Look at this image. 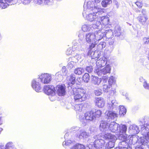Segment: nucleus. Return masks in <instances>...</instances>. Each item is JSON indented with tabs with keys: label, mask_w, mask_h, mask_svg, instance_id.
Here are the masks:
<instances>
[{
	"label": "nucleus",
	"mask_w": 149,
	"mask_h": 149,
	"mask_svg": "<svg viewBox=\"0 0 149 149\" xmlns=\"http://www.w3.org/2000/svg\"><path fill=\"white\" fill-rule=\"evenodd\" d=\"M83 45L81 44L79 45L77 43H74L72 47V49L73 51H82L83 49L82 47Z\"/></svg>",
	"instance_id": "393cba45"
},
{
	"label": "nucleus",
	"mask_w": 149,
	"mask_h": 149,
	"mask_svg": "<svg viewBox=\"0 0 149 149\" xmlns=\"http://www.w3.org/2000/svg\"><path fill=\"white\" fill-rule=\"evenodd\" d=\"M119 109V114L121 116H123L125 114L126 112V109L123 106H120Z\"/></svg>",
	"instance_id": "2f4dec72"
},
{
	"label": "nucleus",
	"mask_w": 149,
	"mask_h": 149,
	"mask_svg": "<svg viewBox=\"0 0 149 149\" xmlns=\"http://www.w3.org/2000/svg\"><path fill=\"white\" fill-rule=\"evenodd\" d=\"M112 1L111 0H103L102 1V6L104 7H106L112 3Z\"/></svg>",
	"instance_id": "4c0bfd02"
},
{
	"label": "nucleus",
	"mask_w": 149,
	"mask_h": 149,
	"mask_svg": "<svg viewBox=\"0 0 149 149\" xmlns=\"http://www.w3.org/2000/svg\"><path fill=\"white\" fill-rule=\"evenodd\" d=\"M94 93L97 96H99L102 94V91L100 89H97L95 90Z\"/></svg>",
	"instance_id": "5fc2aeb1"
},
{
	"label": "nucleus",
	"mask_w": 149,
	"mask_h": 149,
	"mask_svg": "<svg viewBox=\"0 0 149 149\" xmlns=\"http://www.w3.org/2000/svg\"><path fill=\"white\" fill-rule=\"evenodd\" d=\"M143 138H141V143L142 145H146L149 148V141H146L145 140H143Z\"/></svg>",
	"instance_id": "09e8293b"
},
{
	"label": "nucleus",
	"mask_w": 149,
	"mask_h": 149,
	"mask_svg": "<svg viewBox=\"0 0 149 149\" xmlns=\"http://www.w3.org/2000/svg\"><path fill=\"white\" fill-rule=\"evenodd\" d=\"M144 43L145 44H148L149 43V37H145L143 39Z\"/></svg>",
	"instance_id": "bf43d9fd"
},
{
	"label": "nucleus",
	"mask_w": 149,
	"mask_h": 149,
	"mask_svg": "<svg viewBox=\"0 0 149 149\" xmlns=\"http://www.w3.org/2000/svg\"><path fill=\"white\" fill-rule=\"evenodd\" d=\"M113 3L114 5L116 6V7L117 8H118L119 7V3L116 0H114L113 1Z\"/></svg>",
	"instance_id": "774afa93"
},
{
	"label": "nucleus",
	"mask_w": 149,
	"mask_h": 149,
	"mask_svg": "<svg viewBox=\"0 0 149 149\" xmlns=\"http://www.w3.org/2000/svg\"><path fill=\"white\" fill-rule=\"evenodd\" d=\"M79 42L80 43H82L84 42V36H81V35H79Z\"/></svg>",
	"instance_id": "6e6d98bb"
},
{
	"label": "nucleus",
	"mask_w": 149,
	"mask_h": 149,
	"mask_svg": "<svg viewBox=\"0 0 149 149\" xmlns=\"http://www.w3.org/2000/svg\"><path fill=\"white\" fill-rule=\"evenodd\" d=\"M96 42V41L92 42L91 45H89V48L90 49V50H89L88 51V54H90L91 50L95 47V45L97 44Z\"/></svg>",
	"instance_id": "8fccbe9b"
},
{
	"label": "nucleus",
	"mask_w": 149,
	"mask_h": 149,
	"mask_svg": "<svg viewBox=\"0 0 149 149\" xmlns=\"http://www.w3.org/2000/svg\"><path fill=\"white\" fill-rule=\"evenodd\" d=\"M72 91L75 101L81 102L87 99L88 95L86 93L85 90L82 88H73Z\"/></svg>",
	"instance_id": "7ed1b4c3"
},
{
	"label": "nucleus",
	"mask_w": 149,
	"mask_h": 149,
	"mask_svg": "<svg viewBox=\"0 0 149 149\" xmlns=\"http://www.w3.org/2000/svg\"><path fill=\"white\" fill-rule=\"evenodd\" d=\"M102 138L106 139H108L110 141H116L117 139L116 137L115 136L108 133L105 134Z\"/></svg>",
	"instance_id": "5701e85b"
},
{
	"label": "nucleus",
	"mask_w": 149,
	"mask_h": 149,
	"mask_svg": "<svg viewBox=\"0 0 149 149\" xmlns=\"http://www.w3.org/2000/svg\"><path fill=\"white\" fill-rule=\"evenodd\" d=\"M114 34L116 36H120L121 34V30L120 27L118 25L116 26L114 31Z\"/></svg>",
	"instance_id": "c85d7f7f"
},
{
	"label": "nucleus",
	"mask_w": 149,
	"mask_h": 149,
	"mask_svg": "<svg viewBox=\"0 0 149 149\" xmlns=\"http://www.w3.org/2000/svg\"><path fill=\"white\" fill-rule=\"evenodd\" d=\"M141 130L142 134L143 132H148L149 130V123H146V125L144 126L143 125L141 126Z\"/></svg>",
	"instance_id": "473e14b6"
},
{
	"label": "nucleus",
	"mask_w": 149,
	"mask_h": 149,
	"mask_svg": "<svg viewBox=\"0 0 149 149\" xmlns=\"http://www.w3.org/2000/svg\"><path fill=\"white\" fill-rule=\"evenodd\" d=\"M80 133H77V137L80 139H86L90 136L89 134L87 132L84 130H79Z\"/></svg>",
	"instance_id": "f3484780"
},
{
	"label": "nucleus",
	"mask_w": 149,
	"mask_h": 149,
	"mask_svg": "<svg viewBox=\"0 0 149 149\" xmlns=\"http://www.w3.org/2000/svg\"><path fill=\"white\" fill-rule=\"evenodd\" d=\"M62 74L63 75H65L67 73V71L66 70V67L65 66L63 67L62 69Z\"/></svg>",
	"instance_id": "052dcab7"
},
{
	"label": "nucleus",
	"mask_w": 149,
	"mask_h": 149,
	"mask_svg": "<svg viewBox=\"0 0 149 149\" xmlns=\"http://www.w3.org/2000/svg\"><path fill=\"white\" fill-rule=\"evenodd\" d=\"M43 91L45 94L48 95L52 94L54 95L55 93V87L53 86H44Z\"/></svg>",
	"instance_id": "9d476101"
},
{
	"label": "nucleus",
	"mask_w": 149,
	"mask_h": 149,
	"mask_svg": "<svg viewBox=\"0 0 149 149\" xmlns=\"http://www.w3.org/2000/svg\"><path fill=\"white\" fill-rule=\"evenodd\" d=\"M5 149H15L13 143L9 142L7 143L5 146Z\"/></svg>",
	"instance_id": "37998d69"
},
{
	"label": "nucleus",
	"mask_w": 149,
	"mask_h": 149,
	"mask_svg": "<svg viewBox=\"0 0 149 149\" xmlns=\"http://www.w3.org/2000/svg\"><path fill=\"white\" fill-rule=\"evenodd\" d=\"M103 90L105 92H108V90L109 89L111 86L109 85H107V84H104L103 85Z\"/></svg>",
	"instance_id": "3c124183"
},
{
	"label": "nucleus",
	"mask_w": 149,
	"mask_h": 149,
	"mask_svg": "<svg viewBox=\"0 0 149 149\" xmlns=\"http://www.w3.org/2000/svg\"><path fill=\"white\" fill-rule=\"evenodd\" d=\"M104 30L101 29L95 31L94 33L95 35V41H99L101 39L105 36V33H104Z\"/></svg>",
	"instance_id": "f8f14e48"
},
{
	"label": "nucleus",
	"mask_w": 149,
	"mask_h": 149,
	"mask_svg": "<svg viewBox=\"0 0 149 149\" xmlns=\"http://www.w3.org/2000/svg\"><path fill=\"white\" fill-rule=\"evenodd\" d=\"M96 140L93 143L91 142L89 145L92 146L91 148L93 149H103L104 147L105 142L102 139V137L101 134L97 135L94 136Z\"/></svg>",
	"instance_id": "20e7f679"
},
{
	"label": "nucleus",
	"mask_w": 149,
	"mask_h": 149,
	"mask_svg": "<svg viewBox=\"0 0 149 149\" xmlns=\"http://www.w3.org/2000/svg\"><path fill=\"white\" fill-rule=\"evenodd\" d=\"M55 75L56 77H59L61 78H62V75H63L61 73V72H57L56 74Z\"/></svg>",
	"instance_id": "0e129e2a"
},
{
	"label": "nucleus",
	"mask_w": 149,
	"mask_h": 149,
	"mask_svg": "<svg viewBox=\"0 0 149 149\" xmlns=\"http://www.w3.org/2000/svg\"><path fill=\"white\" fill-rule=\"evenodd\" d=\"M69 61H70L68 63L67 67L68 68L71 69L73 68V67L74 66L75 63L76 62H75V61H69Z\"/></svg>",
	"instance_id": "c03bdc74"
},
{
	"label": "nucleus",
	"mask_w": 149,
	"mask_h": 149,
	"mask_svg": "<svg viewBox=\"0 0 149 149\" xmlns=\"http://www.w3.org/2000/svg\"><path fill=\"white\" fill-rule=\"evenodd\" d=\"M85 40L88 43L95 41V35L93 33H89L86 34Z\"/></svg>",
	"instance_id": "dca6fc26"
},
{
	"label": "nucleus",
	"mask_w": 149,
	"mask_h": 149,
	"mask_svg": "<svg viewBox=\"0 0 149 149\" xmlns=\"http://www.w3.org/2000/svg\"><path fill=\"white\" fill-rule=\"evenodd\" d=\"M106 43L104 42H102L99 43L97 46V49L98 50H102L105 48L106 46Z\"/></svg>",
	"instance_id": "e433bc0d"
},
{
	"label": "nucleus",
	"mask_w": 149,
	"mask_h": 149,
	"mask_svg": "<svg viewBox=\"0 0 149 149\" xmlns=\"http://www.w3.org/2000/svg\"><path fill=\"white\" fill-rule=\"evenodd\" d=\"M56 89L57 93L59 96H63L65 94V86L64 85H58L57 86Z\"/></svg>",
	"instance_id": "ddd939ff"
},
{
	"label": "nucleus",
	"mask_w": 149,
	"mask_h": 149,
	"mask_svg": "<svg viewBox=\"0 0 149 149\" xmlns=\"http://www.w3.org/2000/svg\"><path fill=\"white\" fill-rule=\"evenodd\" d=\"M102 80L103 81V84H105V83H107L108 80V77L107 76H104L102 77Z\"/></svg>",
	"instance_id": "680f3d73"
},
{
	"label": "nucleus",
	"mask_w": 149,
	"mask_h": 149,
	"mask_svg": "<svg viewBox=\"0 0 149 149\" xmlns=\"http://www.w3.org/2000/svg\"><path fill=\"white\" fill-rule=\"evenodd\" d=\"M93 68L92 66L87 67L86 68V71L88 72H91L93 70Z\"/></svg>",
	"instance_id": "e2e57ef3"
},
{
	"label": "nucleus",
	"mask_w": 149,
	"mask_h": 149,
	"mask_svg": "<svg viewBox=\"0 0 149 149\" xmlns=\"http://www.w3.org/2000/svg\"><path fill=\"white\" fill-rule=\"evenodd\" d=\"M143 86L145 88L149 91V84L147 83L146 81L144 82Z\"/></svg>",
	"instance_id": "13d9d810"
},
{
	"label": "nucleus",
	"mask_w": 149,
	"mask_h": 149,
	"mask_svg": "<svg viewBox=\"0 0 149 149\" xmlns=\"http://www.w3.org/2000/svg\"><path fill=\"white\" fill-rule=\"evenodd\" d=\"M13 0H0V7L2 9L6 8L9 5V4L12 3Z\"/></svg>",
	"instance_id": "4be33fe9"
},
{
	"label": "nucleus",
	"mask_w": 149,
	"mask_h": 149,
	"mask_svg": "<svg viewBox=\"0 0 149 149\" xmlns=\"http://www.w3.org/2000/svg\"><path fill=\"white\" fill-rule=\"evenodd\" d=\"M100 25L101 23L100 21L97 22L96 24L90 25L88 24H85L82 26V30L84 32L89 31L94 29L98 28Z\"/></svg>",
	"instance_id": "423d86ee"
},
{
	"label": "nucleus",
	"mask_w": 149,
	"mask_h": 149,
	"mask_svg": "<svg viewBox=\"0 0 149 149\" xmlns=\"http://www.w3.org/2000/svg\"><path fill=\"white\" fill-rule=\"evenodd\" d=\"M143 136H141L140 139V141L141 143V138H143V140H145L146 141H149V132H143V133L142 134Z\"/></svg>",
	"instance_id": "72a5a7b5"
},
{
	"label": "nucleus",
	"mask_w": 149,
	"mask_h": 149,
	"mask_svg": "<svg viewBox=\"0 0 149 149\" xmlns=\"http://www.w3.org/2000/svg\"><path fill=\"white\" fill-rule=\"evenodd\" d=\"M116 82V81L113 76H111L109 78L108 81L109 85L111 86L112 85L115 84Z\"/></svg>",
	"instance_id": "79ce46f5"
},
{
	"label": "nucleus",
	"mask_w": 149,
	"mask_h": 149,
	"mask_svg": "<svg viewBox=\"0 0 149 149\" xmlns=\"http://www.w3.org/2000/svg\"><path fill=\"white\" fill-rule=\"evenodd\" d=\"M137 19L140 22L143 24L146 22L148 19V17L146 15L140 14L138 17Z\"/></svg>",
	"instance_id": "b1692460"
},
{
	"label": "nucleus",
	"mask_w": 149,
	"mask_h": 149,
	"mask_svg": "<svg viewBox=\"0 0 149 149\" xmlns=\"http://www.w3.org/2000/svg\"><path fill=\"white\" fill-rule=\"evenodd\" d=\"M38 77H39L41 82L44 84L49 83L51 79V75L48 73H42Z\"/></svg>",
	"instance_id": "1a4fd4ad"
},
{
	"label": "nucleus",
	"mask_w": 149,
	"mask_h": 149,
	"mask_svg": "<svg viewBox=\"0 0 149 149\" xmlns=\"http://www.w3.org/2000/svg\"><path fill=\"white\" fill-rule=\"evenodd\" d=\"M100 52L99 51H95L94 52H92L91 54V55L92 56L93 54V58H97V59L99 58L100 56Z\"/></svg>",
	"instance_id": "a19ab883"
},
{
	"label": "nucleus",
	"mask_w": 149,
	"mask_h": 149,
	"mask_svg": "<svg viewBox=\"0 0 149 149\" xmlns=\"http://www.w3.org/2000/svg\"><path fill=\"white\" fill-rule=\"evenodd\" d=\"M135 4L139 8H141L142 7V3L141 2L137 1L135 3Z\"/></svg>",
	"instance_id": "69168bd1"
},
{
	"label": "nucleus",
	"mask_w": 149,
	"mask_h": 149,
	"mask_svg": "<svg viewBox=\"0 0 149 149\" xmlns=\"http://www.w3.org/2000/svg\"><path fill=\"white\" fill-rule=\"evenodd\" d=\"M74 108L75 111L79 113L82 111L83 105L81 104H76Z\"/></svg>",
	"instance_id": "ea45409f"
},
{
	"label": "nucleus",
	"mask_w": 149,
	"mask_h": 149,
	"mask_svg": "<svg viewBox=\"0 0 149 149\" xmlns=\"http://www.w3.org/2000/svg\"><path fill=\"white\" fill-rule=\"evenodd\" d=\"M115 142V141H109L105 145H104V147L106 148L110 149L112 148L114 146Z\"/></svg>",
	"instance_id": "f704fd0d"
},
{
	"label": "nucleus",
	"mask_w": 149,
	"mask_h": 149,
	"mask_svg": "<svg viewBox=\"0 0 149 149\" xmlns=\"http://www.w3.org/2000/svg\"><path fill=\"white\" fill-rule=\"evenodd\" d=\"M82 56L83 55L82 54H77L74 57L70 58H69V61H75V62H77L79 61H81L82 60Z\"/></svg>",
	"instance_id": "bb28decb"
},
{
	"label": "nucleus",
	"mask_w": 149,
	"mask_h": 149,
	"mask_svg": "<svg viewBox=\"0 0 149 149\" xmlns=\"http://www.w3.org/2000/svg\"><path fill=\"white\" fill-rule=\"evenodd\" d=\"M128 130L130 133L133 134H138L139 132V127L135 124H133L130 126Z\"/></svg>",
	"instance_id": "6ab92c4d"
},
{
	"label": "nucleus",
	"mask_w": 149,
	"mask_h": 149,
	"mask_svg": "<svg viewBox=\"0 0 149 149\" xmlns=\"http://www.w3.org/2000/svg\"><path fill=\"white\" fill-rule=\"evenodd\" d=\"M49 95V99L52 101H54L56 99L55 93L54 95L52 94Z\"/></svg>",
	"instance_id": "864d4df0"
},
{
	"label": "nucleus",
	"mask_w": 149,
	"mask_h": 149,
	"mask_svg": "<svg viewBox=\"0 0 149 149\" xmlns=\"http://www.w3.org/2000/svg\"><path fill=\"white\" fill-rule=\"evenodd\" d=\"M104 33H105L104 37H106L107 38H111L113 36V33L110 29H109L104 31Z\"/></svg>",
	"instance_id": "7c9ffc66"
},
{
	"label": "nucleus",
	"mask_w": 149,
	"mask_h": 149,
	"mask_svg": "<svg viewBox=\"0 0 149 149\" xmlns=\"http://www.w3.org/2000/svg\"><path fill=\"white\" fill-rule=\"evenodd\" d=\"M84 70L82 68H79L75 69L74 71V73L80 75L84 72Z\"/></svg>",
	"instance_id": "58836bf2"
},
{
	"label": "nucleus",
	"mask_w": 149,
	"mask_h": 149,
	"mask_svg": "<svg viewBox=\"0 0 149 149\" xmlns=\"http://www.w3.org/2000/svg\"><path fill=\"white\" fill-rule=\"evenodd\" d=\"M89 145L87 144L86 146L85 147L84 146L81 144H77V147L78 149H86V148Z\"/></svg>",
	"instance_id": "4d7b16f0"
},
{
	"label": "nucleus",
	"mask_w": 149,
	"mask_h": 149,
	"mask_svg": "<svg viewBox=\"0 0 149 149\" xmlns=\"http://www.w3.org/2000/svg\"><path fill=\"white\" fill-rule=\"evenodd\" d=\"M107 63V58L104 56L97 61L96 62L97 67L96 69L99 68L104 66Z\"/></svg>",
	"instance_id": "9b49d317"
},
{
	"label": "nucleus",
	"mask_w": 149,
	"mask_h": 149,
	"mask_svg": "<svg viewBox=\"0 0 149 149\" xmlns=\"http://www.w3.org/2000/svg\"><path fill=\"white\" fill-rule=\"evenodd\" d=\"M118 106V104L115 100H112L108 104L107 107L108 109H113Z\"/></svg>",
	"instance_id": "c756f323"
},
{
	"label": "nucleus",
	"mask_w": 149,
	"mask_h": 149,
	"mask_svg": "<svg viewBox=\"0 0 149 149\" xmlns=\"http://www.w3.org/2000/svg\"><path fill=\"white\" fill-rule=\"evenodd\" d=\"M95 102L96 106L100 108L102 107H104L105 104L104 99L101 97L96 98Z\"/></svg>",
	"instance_id": "412c9836"
},
{
	"label": "nucleus",
	"mask_w": 149,
	"mask_h": 149,
	"mask_svg": "<svg viewBox=\"0 0 149 149\" xmlns=\"http://www.w3.org/2000/svg\"><path fill=\"white\" fill-rule=\"evenodd\" d=\"M74 144V142H72L70 140H68L66 141H64L63 143V145L64 147L69 146L70 145H72Z\"/></svg>",
	"instance_id": "a18cd8bd"
},
{
	"label": "nucleus",
	"mask_w": 149,
	"mask_h": 149,
	"mask_svg": "<svg viewBox=\"0 0 149 149\" xmlns=\"http://www.w3.org/2000/svg\"><path fill=\"white\" fill-rule=\"evenodd\" d=\"M108 123L106 121H101L100 126V130L103 132H105L108 130Z\"/></svg>",
	"instance_id": "aec40b11"
},
{
	"label": "nucleus",
	"mask_w": 149,
	"mask_h": 149,
	"mask_svg": "<svg viewBox=\"0 0 149 149\" xmlns=\"http://www.w3.org/2000/svg\"><path fill=\"white\" fill-rule=\"evenodd\" d=\"M101 20L103 24L106 25L108 24L109 19L107 16H105L101 17Z\"/></svg>",
	"instance_id": "c9c22d12"
},
{
	"label": "nucleus",
	"mask_w": 149,
	"mask_h": 149,
	"mask_svg": "<svg viewBox=\"0 0 149 149\" xmlns=\"http://www.w3.org/2000/svg\"><path fill=\"white\" fill-rule=\"evenodd\" d=\"M69 80L68 82V84L70 86H71L72 88V86L75 83V76L74 74H72L70 77V78H68Z\"/></svg>",
	"instance_id": "a878e982"
},
{
	"label": "nucleus",
	"mask_w": 149,
	"mask_h": 149,
	"mask_svg": "<svg viewBox=\"0 0 149 149\" xmlns=\"http://www.w3.org/2000/svg\"><path fill=\"white\" fill-rule=\"evenodd\" d=\"M119 129H118V132H119L120 133L119 136L121 134H123L124 136H126V138L127 139L129 136L127 137V135L125 134L127 130V126L125 125L121 124L120 125H119Z\"/></svg>",
	"instance_id": "a211bd4d"
},
{
	"label": "nucleus",
	"mask_w": 149,
	"mask_h": 149,
	"mask_svg": "<svg viewBox=\"0 0 149 149\" xmlns=\"http://www.w3.org/2000/svg\"><path fill=\"white\" fill-rule=\"evenodd\" d=\"M102 111L100 110H95L94 111V115L95 119L96 118H99L100 117L102 114Z\"/></svg>",
	"instance_id": "49530a36"
},
{
	"label": "nucleus",
	"mask_w": 149,
	"mask_h": 149,
	"mask_svg": "<svg viewBox=\"0 0 149 149\" xmlns=\"http://www.w3.org/2000/svg\"><path fill=\"white\" fill-rule=\"evenodd\" d=\"M86 3L85 1L84 5L83 17L90 22L98 20L100 15L104 13V10L100 9L96 4H92L91 1Z\"/></svg>",
	"instance_id": "f257e3e1"
},
{
	"label": "nucleus",
	"mask_w": 149,
	"mask_h": 149,
	"mask_svg": "<svg viewBox=\"0 0 149 149\" xmlns=\"http://www.w3.org/2000/svg\"><path fill=\"white\" fill-rule=\"evenodd\" d=\"M119 140L121 141L119 142L118 147H116L115 149H131L130 145L137 143L138 139L136 136L129 135L127 139L126 136L121 134L118 136Z\"/></svg>",
	"instance_id": "f03ea898"
},
{
	"label": "nucleus",
	"mask_w": 149,
	"mask_h": 149,
	"mask_svg": "<svg viewBox=\"0 0 149 149\" xmlns=\"http://www.w3.org/2000/svg\"><path fill=\"white\" fill-rule=\"evenodd\" d=\"M44 4L48 5H52L53 3V0H44Z\"/></svg>",
	"instance_id": "603ef678"
},
{
	"label": "nucleus",
	"mask_w": 149,
	"mask_h": 149,
	"mask_svg": "<svg viewBox=\"0 0 149 149\" xmlns=\"http://www.w3.org/2000/svg\"><path fill=\"white\" fill-rule=\"evenodd\" d=\"M101 78H99L96 77H93L91 79L92 83L95 85H98L101 82Z\"/></svg>",
	"instance_id": "cd10ccee"
},
{
	"label": "nucleus",
	"mask_w": 149,
	"mask_h": 149,
	"mask_svg": "<svg viewBox=\"0 0 149 149\" xmlns=\"http://www.w3.org/2000/svg\"><path fill=\"white\" fill-rule=\"evenodd\" d=\"M111 69L110 66L108 64L102 69H100V68L96 69L95 72L98 75H101L102 74H105L107 73H110Z\"/></svg>",
	"instance_id": "6e6552de"
},
{
	"label": "nucleus",
	"mask_w": 149,
	"mask_h": 149,
	"mask_svg": "<svg viewBox=\"0 0 149 149\" xmlns=\"http://www.w3.org/2000/svg\"><path fill=\"white\" fill-rule=\"evenodd\" d=\"M44 0H37V3L39 5L44 4Z\"/></svg>",
	"instance_id": "338daca9"
},
{
	"label": "nucleus",
	"mask_w": 149,
	"mask_h": 149,
	"mask_svg": "<svg viewBox=\"0 0 149 149\" xmlns=\"http://www.w3.org/2000/svg\"><path fill=\"white\" fill-rule=\"evenodd\" d=\"M83 78L85 82L88 83L89 79V75L88 74L86 73L83 76Z\"/></svg>",
	"instance_id": "de8ad7c7"
},
{
	"label": "nucleus",
	"mask_w": 149,
	"mask_h": 149,
	"mask_svg": "<svg viewBox=\"0 0 149 149\" xmlns=\"http://www.w3.org/2000/svg\"><path fill=\"white\" fill-rule=\"evenodd\" d=\"M84 117L85 118H84V117H83L82 118L81 116L79 117V119L82 123L83 126H85L86 125L87 120L91 121L95 119L94 111L92 110L86 112L85 113Z\"/></svg>",
	"instance_id": "39448f33"
},
{
	"label": "nucleus",
	"mask_w": 149,
	"mask_h": 149,
	"mask_svg": "<svg viewBox=\"0 0 149 149\" xmlns=\"http://www.w3.org/2000/svg\"><path fill=\"white\" fill-rule=\"evenodd\" d=\"M106 116V118L109 120V121L110 119L113 120L116 119L118 116V114L115 112L112 111H107L105 113Z\"/></svg>",
	"instance_id": "2eb2a0df"
},
{
	"label": "nucleus",
	"mask_w": 149,
	"mask_h": 149,
	"mask_svg": "<svg viewBox=\"0 0 149 149\" xmlns=\"http://www.w3.org/2000/svg\"><path fill=\"white\" fill-rule=\"evenodd\" d=\"M39 77L37 78L33 79L31 82V86L37 92H39L41 89Z\"/></svg>",
	"instance_id": "0eeeda50"
},
{
	"label": "nucleus",
	"mask_w": 149,
	"mask_h": 149,
	"mask_svg": "<svg viewBox=\"0 0 149 149\" xmlns=\"http://www.w3.org/2000/svg\"><path fill=\"white\" fill-rule=\"evenodd\" d=\"M119 124L114 121L111 122L109 125L108 130L113 132H118Z\"/></svg>",
	"instance_id": "4468645a"
}]
</instances>
